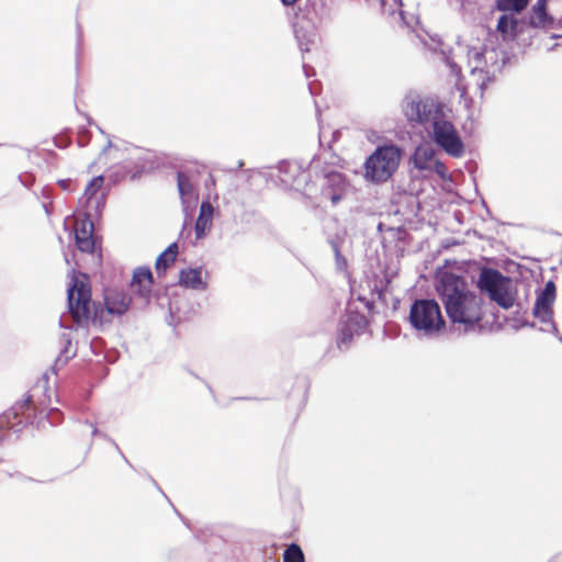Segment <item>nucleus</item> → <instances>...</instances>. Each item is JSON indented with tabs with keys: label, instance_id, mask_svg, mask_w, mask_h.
<instances>
[{
	"label": "nucleus",
	"instance_id": "nucleus-1",
	"mask_svg": "<svg viewBox=\"0 0 562 562\" xmlns=\"http://www.w3.org/2000/svg\"><path fill=\"white\" fill-rule=\"evenodd\" d=\"M436 291L453 324L473 329L485 315V302L480 293L469 286L467 281L449 271L437 276Z\"/></svg>",
	"mask_w": 562,
	"mask_h": 562
},
{
	"label": "nucleus",
	"instance_id": "nucleus-2",
	"mask_svg": "<svg viewBox=\"0 0 562 562\" xmlns=\"http://www.w3.org/2000/svg\"><path fill=\"white\" fill-rule=\"evenodd\" d=\"M477 288L486 293L491 301L502 308L508 310L517 300L515 281L494 269H482L476 281Z\"/></svg>",
	"mask_w": 562,
	"mask_h": 562
},
{
	"label": "nucleus",
	"instance_id": "nucleus-3",
	"mask_svg": "<svg viewBox=\"0 0 562 562\" xmlns=\"http://www.w3.org/2000/svg\"><path fill=\"white\" fill-rule=\"evenodd\" d=\"M402 153L394 145L378 147L366 160L364 178L372 182H384L397 170Z\"/></svg>",
	"mask_w": 562,
	"mask_h": 562
},
{
	"label": "nucleus",
	"instance_id": "nucleus-4",
	"mask_svg": "<svg viewBox=\"0 0 562 562\" xmlns=\"http://www.w3.org/2000/svg\"><path fill=\"white\" fill-rule=\"evenodd\" d=\"M412 326L425 336H436L445 328L440 307L434 300L416 301L409 312Z\"/></svg>",
	"mask_w": 562,
	"mask_h": 562
},
{
	"label": "nucleus",
	"instance_id": "nucleus-5",
	"mask_svg": "<svg viewBox=\"0 0 562 562\" xmlns=\"http://www.w3.org/2000/svg\"><path fill=\"white\" fill-rule=\"evenodd\" d=\"M68 304L77 323H86L91 317L94 304L91 301L87 276L72 273L71 285L68 290Z\"/></svg>",
	"mask_w": 562,
	"mask_h": 562
},
{
	"label": "nucleus",
	"instance_id": "nucleus-6",
	"mask_svg": "<svg viewBox=\"0 0 562 562\" xmlns=\"http://www.w3.org/2000/svg\"><path fill=\"white\" fill-rule=\"evenodd\" d=\"M346 180L342 175L331 172L317 179L316 183H306L303 193L319 203L330 201L331 204L338 203L346 191Z\"/></svg>",
	"mask_w": 562,
	"mask_h": 562
},
{
	"label": "nucleus",
	"instance_id": "nucleus-7",
	"mask_svg": "<svg viewBox=\"0 0 562 562\" xmlns=\"http://www.w3.org/2000/svg\"><path fill=\"white\" fill-rule=\"evenodd\" d=\"M431 126V137L436 144L452 157H461L464 154V144L453 124L447 120L445 110L434 121Z\"/></svg>",
	"mask_w": 562,
	"mask_h": 562
},
{
	"label": "nucleus",
	"instance_id": "nucleus-8",
	"mask_svg": "<svg viewBox=\"0 0 562 562\" xmlns=\"http://www.w3.org/2000/svg\"><path fill=\"white\" fill-rule=\"evenodd\" d=\"M442 111L443 106L436 100L416 94L407 95L403 104L406 119L423 125H431Z\"/></svg>",
	"mask_w": 562,
	"mask_h": 562
},
{
	"label": "nucleus",
	"instance_id": "nucleus-9",
	"mask_svg": "<svg viewBox=\"0 0 562 562\" xmlns=\"http://www.w3.org/2000/svg\"><path fill=\"white\" fill-rule=\"evenodd\" d=\"M411 162L422 177L430 178L437 175L441 179H446V167L438 160L430 143L420 144L415 149Z\"/></svg>",
	"mask_w": 562,
	"mask_h": 562
},
{
	"label": "nucleus",
	"instance_id": "nucleus-10",
	"mask_svg": "<svg viewBox=\"0 0 562 562\" xmlns=\"http://www.w3.org/2000/svg\"><path fill=\"white\" fill-rule=\"evenodd\" d=\"M468 66L470 68L472 83L479 90H483L490 80V77L486 69V60L484 59V48L482 45L477 44L469 48Z\"/></svg>",
	"mask_w": 562,
	"mask_h": 562
},
{
	"label": "nucleus",
	"instance_id": "nucleus-11",
	"mask_svg": "<svg viewBox=\"0 0 562 562\" xmlns=\"http://www.w3.org/2000/svg\"><path fill=\"white\" fill-rule=\"evenodd\" d=\"M555 285L552 281L547 282L544 288L537 294L533 306V316L542 323H550L553 315V303L555 301Z\"/></svg>",
	"mask_w": 562,
	"mask_h": 562
},
{
	"label": "nucleus",
	"instance_id": "nucleus-12",
	"mask_svg": "<svg viewBox=\"0 0 562 562\" xmlns=\"http://www.w3.org/2000/svg\"><path fill=\"white\" fill-rule=\"evenodd\" d=\"M76 244L81 251L93 252L97 239L93 236V224L89 218L78 220L75 226Z\"/></svg>",
	"mask_w": 562,
	"mask_h": 562
},
{
	"label": "nucleus",
	"instance_id": "nucleus-13",
	"mask_svg": "<svg viewBox=\"0 0 562 562\" xmlns=\"http://www.w3.org/2000/svg\"><path fill=\"white\" fill-rule=\"evenodd\" d=\"M179 282L186 288L193 290L206 289V272L201 268H188L180 271Z\"/></svg>",
	"mask_w": 562,
	"mask_h": 562
},
{
	"label": "nucleus",
	"instance_id": "nucleus-14",
	"mask_svg": "<svg viewBox=\"0 0 562 562\" xmlns=\"http://www.w3.org/2000/svg\"><path fill=\"white\" fill-rule=\"evenodd\" d=\"M178 190L184 210L193 207L198 201V193L191 179L184 173L178 175Z\"/></svg>",
	"mask_w": 562,
	"mask_h": 562
},
{
	"label": "nucleus",
	"instance_id": "nucleus-15",
	"mask_svg": "<svg viewBox=\"0 0 562 562\" xmlns=\"http://www.w3.org/2000/svg\"><path fill=\"white\" fill-rule=\"evenodd\" d=\"M153 283V276L148 269L139 268L134 272L132 288L142 296H147Z\"/></svg>",
	"mask_w": 562,
	"mask_h": 562
},
{
	"label": "nucleus",
	"instance_id": "nucleus-16",
	"mask_svg": "<svg viewBox=\"0 0 562 562\" xmlns=\"http://www.w3.org/2000/svg\"><path fill=\"white\" fill-rule=\"evenodd\" d=\"M213 216V206L210 202H202L200 207V214L195 223L196 237L201 238L205 232L209 231Z\"/></svg>",
	"mask_w": 562,
	"mask_h": 562
},
{
	"label": "nucleus",
	"instance_id": "nucleus-17",
	"mask_svg": "<svg viewBox=\"0 0 562 562\" xmlns=\"http://www.w3.org/2000/svg\"><path fill=\"white\" fill-rule=\"evenodd\" d=\"M105 305L111 314H123L128 305L130 299L124 294H113L105 297Z\"/></svg>",
	"mask_w": 562,
	"mask_h": 562
},
{
	"label": "nucleus",
	"instance_id": "nucleus-18",
	"mask_svg": "<svg viewBox=\"0 0 562 562\" xmlns=\"http://www.w3.org/2000/svg\"><path fill=\"white\" fill-rule=\"evenodd\" d=\"M517 26V20L512 14H503L497 23V31L504 38H510L515 34Z\"/></svg>",
	"mask_w": 562,
	"mask_h": 562
},
{
	"label": "nucleus",
	"instance_id": "nucleus-19",
	"mask_svg": "<svg viewBox=\"0 0 562 562\" xmlns=\"http://www.w3.org/2000/svg\"><path fill=\"white\" fill-rule=\"evenodd\" d=\"M178 254L177 244H171L156 260L158 271L166 270L176 260Z\"/></svg>",
	"mask_w": 562,
	"mask_h": 562
},
{
	"label": "nucleus",
	"instance_id": "nucleus-20",
	"mask_svg": "<svg viewBox=\"0 0 562 562\" xmlns=\"http://www.w3.org/2000/svg\"><path fill=\"white\" fill-rule=\"evenodd\" d=\"M546 0H538L533 7L531 23L536 26H542L547 22V14L544 10Z\"/></svg>",
	"mask_w": 562,
	"mask_h": 562
},
{
	"label": "nucleus",
	"instance_id": "nucleus-21",
	"mask_svg": "<svg viewBox=\"0 0 562 562\" xmlns=\"http://www.w3.org/2000/svg\"><path fill=\"white\" fill-rule=\"evenodd\" d=\"M496 2L501 10L520 12L526 8L529 0H496Z\"/></svg>",
	"mask_w": 562,
	"mask_h": 562
},
{
	"label": "nucleus",
	"instance_id": "nucleus-22",
	"mask_svg": "<svg viewBox=\"0 0 562 562\" xmlns=\"http://www.w3.org/2000/svg\"><path fill=\"white\" fill-rule=\"evenodd\" d=\"M284 562H304V554L296 544H291L283 554Z\"/></svg>",
	"mask_w": 562,
	"mask_h": 562
},
{
	"label": "nucleus",
	"instance_id": "nucleus-23",
	"mask_svg": "<svg viewBox=\"0 0 562 562\" xmlns=\"http://www.w3.org/2000/svg\"><path fill=\"white\" fill-rule=\"evenodd\" d=\"M102 184H103L102 176L95 177L90 181V183L88 184L86 192H85V195L88 201L92 200L95 196L98 191L102 188Z\"/></svg>",
	"mask_w": 562,
	"mask_h": 562
},
{
	"label": "nucleus",
	"instance_id": "nucleus-24",
	"mask_svg": "<svg viewBox=\"0 0 562 562\" xmlns=\"http://www.w3.org/2000/svg\"><path fill=\"white\" fill-rule=\"evenodd\" d=\"M381 3H382V7H383V10L387 14L392 15L395 12L398 11L400 14H401L402 20H404L403 12L401 11V7H402L401 0H381Z\"/></svg>",
	"mask_w": 562,
	"mask_h": 562
},
{
	"label": "nucleus",
	"instance_id": "nucleus-25",
	"mask_svg": "<svg viewBox=\"0 0 562 562\" xmlns=\"http://www.w3.org/2000/svg\"><path fill=\"white\" fill-rule=\"evenodd\" d=\"M510 326L515 329H520L522 327H526L528 326V322L525 321V319H517V321H513V323L510 324Z\"/></svg>",
	"mask_w": 562,
	"mask_h": 562
},
{
	"label": "nucleus",
	"instance_id": "nucleus-26",
	"mask_svg": "<svg viewBox=\"0 0 562 562\" xmlns=\"http://www.w3.org/2000/svg\"><path fill=\"white\" fill-rule=\"evenodd\" d=\"M305 179H306V175H305L304 172H302V173L300 175V179L296 181L297 183L294 186V188H295L296 190H300V189H301V187H300V182H301V180H305Z\"/></svg>",
	"mask_w": 562,
	"mask_h": 562
},
{
	"label": "nucleus",
	"instance_id": "nucleus-27",
	"mask_svg": "<svg viewBox=\"0 0 562 562\" xmlns=\"http://www.w3.org/2000/svg\"><path fill=\"white\" fill-rule=\"evenodd\" d=\"M283 4L285 5H291L293 4L296 0H281Z\"/></svg>",
	"mask_w": 562,
	"mask_h": 562
}]
</instances>
